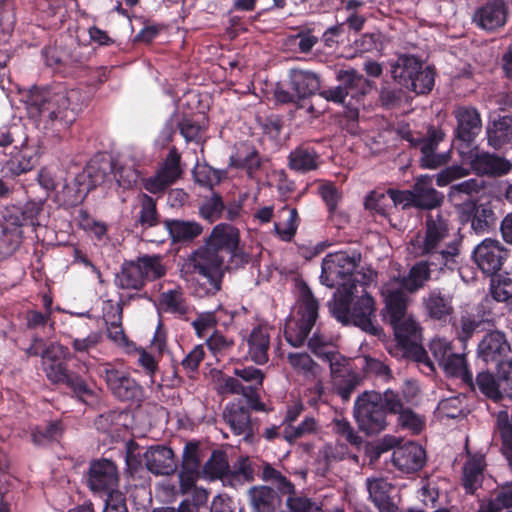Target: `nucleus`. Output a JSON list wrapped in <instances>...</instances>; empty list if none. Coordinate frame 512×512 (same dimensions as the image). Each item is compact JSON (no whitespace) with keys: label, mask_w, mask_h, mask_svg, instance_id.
<instances>
[{"label":"nucleus","mask_w":512,"mask_h":512,"mask_svg":"<svg viewBox=\"0 0 512 512\" xmlns=\"http://www.w3.org/2000/svg\"><path fill=\"white\" fill-rule=\"evenodd\" d=\"M225 204L222 196L213 191L210 197H206L199 206V215L209 223H213L222 217Z\"/></svg>","instance_id":"nucleus-55"},{"label":"nucleus","mask_w":512,"mask_h":512,"mask_svg":"<svg viewBox=\"0 0 512 512\" xmlns=\"http://www.w3.org/2000/svg\"><path fill=\"white\" fill-rule=\"evenodd\" d=\"M205 244L217 252L225 250L236 256L239 249V231L230 224L220 223L212 229Z\"/></svg>","instance_id":"nucleus-26"},{"label":"nucleus","mask_w":512,"mask_h":512,"mask_svg":"<svg viewBox=\"0 0 512 512\" xmlns=\"http://www.w3.org/2000/svg\"><path fill=\"white\" fill-rule=\"evenodd\" d=\"M317 428L316 419L313 416H306L299 425L285 427L282 436L285 441L292 444L306 435L315 433Z\"/></svg>","instance_id":"nucleus-57"},{"label":"nucleus","mask_w":512,"mask_h":512,"mask_svg":"<svg viewBox=\"0 0 512 512\" xmlns=\"http://www.w3.org/2000/svg\"><path fill=\"white\" fill-rule=\"evenodd\" d=\"M75 356L89 355L102 342L103 335L101 331H91L85 337H76L72 334L66 336Z\"/></svg>","instance_id":"nucleus-52"},{"label":"nucleus","mask_w":512,"mask_h":512,"mask_svg":"<svg viewBox=\"0 0 512 512\" xmlns=\"http://www.w3.org/2000/svg\"><path fill=\"white\" fill-rule=\"evenodd\" d=\"M509 351L510 345L505 334L498 330L487 333L478 345L479 356L486 363H501Z\"/></svg>","instance_id":"nucleus-25"},{"label":"nucleus","mask_w":512,"mask_h":512,"mask_svg":"<svg viewBox=\"0 0 512 512\" xmlns=\"http://www.w3.org/2000/svg\"><path fill=\"white\" fill-rule=\"evenodd\" d=\"M369 496L381 512L389 511L391 506L389 488L390 484L384 479H374L367 482Z\"/></svg>","instance_id":"nucleus-53"},{"label":"nucleus","mask_w":512,"mask_h":512,"mask_svg":"<svg viewBox=\"0 0 512 512\" xmlns=\"http://www.w3.org/2000/svg\"><path fill=\"white\" fill-rule=\"evenodd\" d=\"M283 212H287L288 217L285 220L284 227L279 223L274 224V230L282 241L290 242L296 235L300 224V217L296 208L284 207Z\"/></svg>","instance_id":"nucleus-59"},{"label":"nucleus","mask_w":512,"mask_h":512,"mask_svg":"<svg viewBox=\"0 0 512 512\" xmlns=\"http://www.w3.org/2000/svg\"><path fill=\"white\" fill-rule=\"evenodd\" d=\"M361 261V254L353 251H339L326 255L322 261L320 280L328 287L342 286L345 283L358 284L355 278L356 271Z\"/></svg>","instance_id":"nucleus-4"},{"label":"nucleus","mask_w":512,"mask_h":512,"mask_svg":"<svg viewBox=\"0 0 512 512\" xmlns=\"http://www.w3.org/2000/svg\"><path fill=\"white\" fill-rule=\"evenodd\" d=\"M86 484L93 492L114 495L119 485L116 463L107 458L92 460L86 474Z\"/></svg>","instance_id":"nucleus-11"},{"label":"nucleus","mask_w":512,"mask_h":512,"mask_svg":"<svg viewBox=\"0 0 512 512\" xmlns=\"http://www.w3.org/2000/svg\"><path fill=\"white\" fill-rule=\"evenodd\" d=\"M389 324L393 328L399 346L409 349L417 345L420 338V327L413 318L406 315L397 322H390Z\"/></svg>","instance_id":"nucleus-39"},{"label":"nucleus","mask_w":512,"mask_h":512,"mask_svg":"<svg viewBox=\"0 0 512 512\" xmlns=\"http://www.w3.org/2000/svg\"><path fill=\"white\" fill-rule=\"evenodd\" d=\"M356 284L345 283L334 293L333 300L329 302L332 316L344 325L351 322V305Z\"/></svg>","instance_id":"nucleus-30"},{"label":"nucleus","mask_w":512,"mask_h":512,"mask_svg":"<svg viewBox=\"0 0 512 512\" xmlns=\"http://www.w3.org/2000/svg\"><path fill=\"white\" fill-rule=\"evenodd\" d=\"M248 353L253 362L263 365L268 362L270 348V335L263 326L253 328L248 339Z\"/></svg>","instance_id":"nucleus-36"},{"label":"nucleus","mask_w":512,"mask_h":512,"mask_svg":"<svg viewBox=\"0 0 512 512\" xmlns=\"http://www.w3.org/2000/svg\"><path fill=\"white\" fill-rule=\"evenodd\" d=\"M486 461L480 453H468V459L463 466L462 485L467 494H474L481 487L484 479Z\"/></svg>","instance_id":"nucleus-28"},{"label":"nucleus","mask_w":512,"mask_h":512,"mask_svg":"<svg viewBox=\"0 0 512 512\" xmlns=\"http://www.w3.org/2000/svg\"><path fill=\"white\" fill-rule=\"evenodd\" d=\"M64 385L71 390L74 397L85 404H90L97 399L96 391L75 372H71Z\"/></svg>","instance_id":"nucleus-51"},{"label":"nucleus","mask_w":512,"mask_h":512,"mask_svg":"<svg viewBox=\"0 0 512 512\" xmlns=\"http://www.w3.org/2000/svg\"><path fill=\"white\" fill-rule=\"evenodd\" d=\"M160 304L167 313L183 316L189 312V306L180 289H172L163 292L160 296Z\"/></svg>","instance_id":"nucleus-54"},{"label":"nucleus","mask_w":512,"mask_h":512,"mask_svg":"<svg viewBox=\"0 0 512 512\" xmlns=\"http://www.w3.org/2000/svg\"><path fill=\"white\" fill-rule=\"evenodd\" d=\"M262 162L258 150L250 144L244 143L237 153L230 156V166L243 169L249 177L261 168Z\"/></svg>","instance_id":"nucleus-40"},{"label":"nucleus","mask_w":512,"mask_h":512,"mask_svg":"<svg viewBox=\"0 0 512 512\" xmlns=\"http://www.w3.org/2000/svg\"><path fill=\"white\" fill-rule=\"evenodd\" d=\"M318 312L319 303L317 299L311 289L304 285L301 289V301L298 310L300 318L287 324L284 330L285 339L291 346L300 347L304 344L317 321Z\"/></svg>","instance_id":"nucleus-6"},{"label":"nucleus","mask_w":512,"mask_h":512,"mask_svg":"<svg viewBox=\"0 0 512 512\" xmlns=\"http://www.w3.org/2000/svg\"><path fill=\"white\" fill-rule=\"evenodd\" d=\"M439 367L447 376L460 378L465 384L474 388L473 374L468 369L465 355L453 351Z\"/></svg>","instance_id":"nucleus-43"},{"label":"nucleus","mask_w":512,"mask_h":512,"mask_svg":"<svg viewBox=\"0 0 512 512\" xmlns=\"http://www.w3.org/2000/svg\"><path fill=\"white\" fill-rule=\"evenodd\" d=\"M194 295L205 298L216 295L222 287L224 273H196Z\"/></svg>","instance_id":"nucleus-46"},{"label":"nucleus","mask_w":512,"mask_h":512,"mask_svg":"<svg viewBox=\"0 0 512 512\" xmlns=\"http://www.w3.org/2000/svg\"><path fill=\"white\" fill-rule=\"evenodd\" d=\"M508 257V251L498 240L486 238L472 251L471 258L477 268L486 276L498 273Z\"/></svg>","instance_id":"nucleus-12"},{"label":"nucleus","mask_w":512,"mask_h":512,"mask_svg":"<svg viewBox=\"0 0 512 512\" xmlns=\"http://www.w3.org/2000/svg\"><path fill=\"white\" fill-rule=\"evenodd\" d=\"M229 466L227 454L222 450H213L202 471L206 478L219 479L225 484Z\"/></svg>","instance_id":"nucleus-44"},{"label":"nucleus","mask_w":512,"mask_h":512,"mask_svg":"<svg viewBox=\"0 0 512 512\" xmlns=\"http://www.w3.org/2000/svg\"><path fill=\"white\" fill-rule=\"evenodd\" d=\"M48 219L43 201H28L20 209L13 224L19 227L31 226L35 229L38 226H46Z\"/></svg>","instance_id":"nucleus-38"},{"label":"nucleus","mask_w":512,"mask_h":512,"mask_svg":"<svg viewBox=\"0 0 512 512\" xmlns=\"http://www.w3.org/2000/svg\"><path fill=\"white\" fill-rule=\"evenodd\" d=\"M76 95L75 90L53 91L50 88L33 87L26 100L28 116L46 134L58 137L76 120L77 107L71 104V99Z\"/></svg>","instance_id":"nucleus-1"},{"label":"nucleus","mask_w":512,"mask_h":512,"mask_svg":"<svg viewBox=\"0 0 512 512\" xmlns=\"http://www.w3.org/2000/svg\"><path fill=\"white\" fill-rule=\"evenodd\" d=\"M99 375L104 379L112 395L121 402L140 405L144 400L143 387L128 373L104 364L99 369Z\"/></svg>","instance_id":"nucleus-8"},{"label":"nucleus","mask_w":512,"mask_h":512,"mask_svg":"<svg viewBox=\"0 0 512 512\" xmlns=\"http://www.w3.org/2000/svg\"><path fill=\"white\" fill-rule=\"evenodd\" d=\"M140 268L141 275L145 282L154 281L166 274V269L158 255H143L134 260Z\"/></svg>","instance_id":"nucleus-50"},{"label":"nucleus","mask_w":512,"mask_h":512,"mask_svg":"<svg viewBox=\"0 0 512 512\" xmlns=\"http://www.w3.org/2000/svg\"><path fill=\"white\" fill-rule=\"evenodd\" d=\"M435 69L413 55L402 54L391 65V76L401 87L425 95L435 84Z\"/></svg>","instance_id":"nucleus-3"},{"label":"nucleus","mask_w":512,"mask_h":512,"mask_svg":"<svg viewBox=\"0 0 512 512\" xmlns=\"http://www.w3.org/2000/svg\"><path fill=\"white\" fill-rule=\"evenodd\" d=\"M413 208L421 210H434L444 202L442 192L435 189L433 180L429 176H420L411 187Z\"/></svg>","instance_id":"nucleus-19"},{"label":"nucleus","mask_w":512,"mask_h":512,"mask_svg":"<svg viewBox=\"0 0 512 512\" xmlns=\"http://www.w3.org/2000/svg\"><path fill=\"white\" fill-rule=\"evenodd\" d=\"M407 293L401 285L397 288L390 287L383 290L382 295L385 303L384 318L389 323L397 322L400 318L407 315Z\"/></svg>","instance_id":"nucleus-29"},{"label":"nucleus","mask_w":512,"mask_h":512,"mask_svg":"<svg viewBox=\"0 0 512 512\" xmlns=\"http://www.w3.org/2000/svg\"><path fill=\"white\" fill-rule=\"evenodd\" d=\"M425 462V450L415 442H408L397 447L392 453V463L404 473L419 471Z\"/></svg>","instance_id":"nucleus-21"},{"label":"nucleus","mask_w":512,"mask_h":512,"mask_svg":"<svg viewBox=\"0 0 512 512\" xmlns=\"http://www.w3.org/2000/svg\"><path fill=\"white\" fill-rule=\"evenodd\" d=\"M114 283L117 288L123 290H141L146 285L134 260L122 264L120 271L115 275Z\"/></svg>","instance_id":"nucleus-41"},{"label":"nucleus","mask_w":512,"mask_h":512,"mask_svg":"<svg viewBox=\"0 0 512 512\" xmlns=\"http://www.w3.org/2000/svg\"><path fill=\"white\" fill-rule=\"evenodd\" d=\"M140 211L136 224L142 229L155 227L160 224V215L157 210L156 200L148 194L141 193L139 195Z\"/></svg>","instance_id":"nucleus-45"},{"label":"nucleus","mask_w":512,"mask_h":512,"mask_svg":"<svg viewBox=\"0 0 512 512\" xmlns=\"http://www.w3.org/2000/svg\"><path fill=\"white\" fill-rule=\"evenodd\" d=\"M177 129L186 142L199 144L202 141L203 127L192 118L183 116L181 120L176 121Z\"/></svg>","instance_id":"nucleus-63"},{"label":"nucleus","mask_w":512,"mask_h":512,"mask_svg":"<svg viewBox=\"0 0 512 512\" xmlns=\"http://www.w3.org/2000/svg\"><path fill=\"white\" fill-rule=\"evenodd\" d=\"M381 405L380 392L365 391L354 403V418L359 430L366 435L382 432L387 426L386 413Z\"/></svg>","instance_id":"nucleus-5"},{"label":"nucleus","mask_w":512,"mask_h":512,"mask_svg":"<svg viewBox=\"0 0 512 512\" xmlns=\"http://www.w3.org/2000/svg\"><path fill=\"white\" fill-rule=\"evenodd\" d=\"M457 125L452 145L460 155L476 147V138L482 129L480 113L474 107L461 106L455 109Z\"/></svg>","instance_id":"nucleus-9"},{"label":"nucleus","mask_w":512,"mask_h":512,"mask_svg":"<svg viewBox=\"0 0 512 512\" xmlns=\"http://www.w3.org/2000/svg\"><path fill=\"white\" fill-rule=\"evenodd\" d=\"M330 378L334 392L348 402L358 386L363 382V375L352 367L349 359L338 361L330 365Z\"/></svg>","instance_id":"nucleus-14"},{"label":"nucleus","mask_w":512,"mask_h":512,"mask_svg":"<svg viewBox=\"0 0 512 512\" xmlns=\"http://www.w3.org/2000/svg\"><path fill=\"white\" fill-rule=\"evenodd\" d=\"M309 350L320 360L328 362L329 366L334 362L344 361V357L333 344L330 337L316 330L311 338L308 339Z\"/></svg>","instance_id":"nucleus-34"},{"label":"nucleus","mask_w":512,"mask_h":512,"mask_svg":"<svg viewBox=\"0 0 512 512\" xmlns=\"http://www.w3.org/2000/svg\"><path fill=\"white\" fill-rule=\"evenodd\" d=\"M109 169L113 173L118 186L123 189H131L138 182L139 171L133 166L118 165L110 162Z\"/></svg>","instance_id":"nucleus-58"},{"label":"nucleus","mask_w":512,"mask_h":512,"mask_svg":"<svg viewBox=\"0 0 512 512\" xmlns=\"http://www.w3.org/2000/svg\"><path fill=\"white\" fill-rule=\"evenodd\" d=\"M254 480V468L248 457H240L226 476L225 485L236 488Z\"/></svg>","instance_id":"nucleus-48"},{"label":"nucleus","mask_w":512,"mask_h":512,"mask_svg":"<svg viewBox=\"0 0 512 512\" xmlns=\"http://www.w3.org/2000/svg\"><path fill=\"white\" fill-rule=\"evenodd\" d=\"M285 498L288 510L283 512H323L316 502L307 497L288 494Z\"/></svg>","instance_id":"nucleus-64"},{"label":"nucleus","mask_w":512,"mask_h":512,"mask_svg":"<svg viewBox=\"0 0 512 512\" xmlns=\"http://www.w3.org/2000/svg\"><path fill=\"white\" fill-rule=\"evenodd\" d=\"M289 87L299 100L307 99L320 90V77L313 71L293 68L289 71Z\"/></svg>","instance_id":"nucleus-27"},{"label":"nucleus","mask_w":512,"mask_h":512,"mask_svg":"<svg viewBox=\"0 0 512 512\" xmlns=\"http://www.w3.org/2000/svg\"><path fill=\"white\" fill-rule=\"evenodd\" d=\"M436 259L429 258L415 262L409 269L408 273L397 280L399 285L406 292L414 294L423 289L431 280L433 268H435Z\"/></svg>","instance_id":"nucleus-23"},{"label":"nucleus","mask_w":512,"mask_h":512,"mask_svg":"<svg viewBox=\"0 0 512 512\" xmlns=\"http://www.w3.org/2000/svg\"><path fill=\"white\" fill-rule=\"evenodd\" d=\"M460 156L478 176H502L512 169V163L508 159L489 152H479L477 146Z\"/></svg>","instance_id":"nucleus-13"},{"label":"nucleus","mask_w":512,"mask_h":512,"mask_svg":"<svg viewBox=\"0 0 512 512\" xmlns=\"http://www.w3.org/2000/svg\"><path fill=\"white\" fill-rule=\"evenodd\" d=\"M455 211L461 225H470L476 234H484L493 230L497 216L491 202L479 203L474 199H466L455 204Z\"/></svg>","instance_id":"nucleus-7"},{"label":"nucleus","mask_w":512,"mask_h":512,"mask_svg":"<svg viewBox=\"0 0 512 512\" xmlns=\"http://www.w3.org/2000/svg\"><path fill=\"white\" fill-rule=\"evenodd\" d=\"M190 261L195 273H224L222 258L206 244L192 253Z\"/></svg>","instance_id":"nucleus-33"},{"label":"nucleus","mask_w":512,"mask_h":512,"mask_svg":"<svg viewBox=\"0 0 512 512\" xmlns=\"http://www.w3.org/2000/svg\"><path fill=\"white\" fill-rule=\"evenodd\" d=\"M494 440L500 442V451L512 466V414L507 411L497 414Z\"/></svg>","instance_id":"nucleus-37"},{"label":"nucleus","mask_w":512,"mask_h":512,"mask_svg":"<svg viewBox=\"0 0 512 512\" xmlns=\"http://www.w3.org/2000/svg\"><path fill=\"white\" fill-rule=\"evenodd\" d=\"M375 310L373 297L365 293L351 305L350 324L359 327L361 330L373 336H380L382 334V328L373 321Z\"/></svg>","instance_id":"nucleus-16"},{"label":"nucleus","mask_w":512,"mask_h":512,"mask_svg":"<svg viewBox=\"0 0 512 512\" xmlns=\"http://www.w3.org/2000/svg\"><path fill=\"white\" fill-rule=\"evenodd\" d=\"M201 458L200 445L197 441H189L185 444L182 453L181 469L187 470L189 474L200 472Z\"/></svg>","instance_id":"nucleus-60"},{"label":"nucleus","mask_w":512,"mask_h":512,"mask_svg":"<svg viewBox=\"0 0 512 512\" xmlns=\"http://www.w3.org/2000/svg\"><path fill=\"white\" fill-rule=\"evenodd\" d=\"M444 132L441 129L430 126L427 130V136L419 138L413 144L418 146L422 154L421 163L425 168L434 169L446 162V158L442 154L435 151L438 144L444 139Z\"/></svg>","instance_id":"nucleus-20"},{"label":"nucleus","mask_w":512,"mask_h":512,"mask_svg":"<svg viewBox=\"0 0 512 512\" xmlns=\"http://www.w3.org/2000/svg\"><path fill=\"white\" fill-rule=\"evenodd\" d=\"M512 118L502 117L493 121L491 126L487 128L488 145L494 149H500L510 140V126Z\"/></svg>","instance_id":"nucleus-49"},{"label":"nucleus","mask_w":512,"mask_h":512,"mask_svg":"<svg viewBox=\"0 0 512 512\" xmlns=\"http://www.w3.org/2000/svg\"><path fill=\"white\" fill-rule=\"evenodd\" d=\"M288 494L268 485H255L248 490L249 503L258 512H283L281 507Z\"/></svg>","instance_id":"nucleus-17"},{"label":"nucleus","mask_w":512,"mask_h":512,"mask_svg":"<svg viewBox=\"0 0 512 512\" xmlns=\"http://www.w3.org/2000/svg\"><path fill=\"white\" fill-rule=\"evenodd\" d=\"M143 457L147 470L155 475H171L177 469L174 452L168 446H152Z\"/></svg>","instance_id":"nucleus-22"},{"label":"nucleus","mask_w":512,"mask_h":512,"mask_svg":"<svg viewBox=\"0 0 512 512\" xmlns=\"http://www.w3.org/2000/svg\"><path fill=\"white\" fill-rule=\"evenodd\" d=\"M422 303L426 314L435 321L447 323L454 314L453 296L441 288L431 289Z\"/></svg>","instance_id":"nucleus-18"},{"label":"nucleus","mask_w":512,"mask_h":512,"mask_svg":"<svg viewBox=\"0 0 512 512\" xmlns=\"http://www.w3.org/2000/svg\"><path fill=\"white\" fill-rule=\"evenodd\" d=\"M163 225L172 243L189 244L203 232V226L196 221L165 219Z\"/></svg>","instance_id":"nucleus-31"},{"label":"nucleus","mask_w":512,"mask_h":512,"mask_svg":"<svg viewBox=\"0 0 512 512\" xmlns=\"http://www.w3.org/2000/svg\"><path fill=\"white\" fill-rule=\"evenodd\" d=\"M288 168L297 173H309L315 171L320 165V154L309 142H304L290 151Z\"/></svg>","instance_id":"nucleus-24"},{"label":"nucleus","mask_w":512,"mask_h":512,"mask_svg":"<svg viewBox=\"0 0 512 512\" xmlns=\"http://www.w3.org/2000/svg\"><path fill=\"white\" fill-rule=\"evenodd\" d=\"M364 206L367 210L374 211L381 216H387L391 209V201L387 191L374 190L366 196Z\"/></svg>","instance_id":"nucleus-61"},{"label":"nucleus","mask_w":512,"mask_h":512,"mask_svg":"<svg viewBox=\"0 0 512 512\" xmlns=\"http://www.w3.org/2000/svg\"><path fill=\"white\" fill-rule=\"evenodd\" d=\"M336 78L340 82L339 86L344 95L356 102H359L369 91L368 80L354 69L339 70Z\"/></svg>","instance_id":"nucleus-32"},{"label":"nucleus","mask_w":512,"mask_h":512,"mask_svg":"<svg viewBox=\"0 0 512 512\" xmlns=\"http://www.w3.org/2000/svg\"><path fill=\"white\" fill-rule=\"evenodd\" d=\"M450 237V221L441 212L428 213L424 222V236L411 242L420 256L436 259L435 268L443 270L455 264L459 255V243L456 240L447 242Z\"/></svg>","instance_id":"nucleus-2"},{"label":"nucleus","mask_w":512,"mask_h":512,"mask_svg":"<svg viewBox=\"0 0 512 512\" xmlns=\"http://www.w3.org/2000/svg\"><path fill=\"white\" fill-rule=\"evenodd\" d=\"M109 164L107 162L101 163L97 159H91L83 171L75 176L73 184H66L64 186V192H73L67 200L68 203L74 205L82 202L90 191L101 185L106 179Z\"/></svg>","instance_id":"nucleus-10"},{"label":"nucleus","mask_w":512,"mask_h":512,"mask_svg":"<svg viewBox=\"0 0 512 512\" xmlns=\"http://www.w3.org/2000/svg\"><path fill=\"white\" fill-rule=\"evenodd\" d=\"M509 16L506 0H487L478 7L472 16V23L486 32H495L503 28Z\"/></svg>","instance_id":"nucleus-15"},{"label":"nucleus","mask_w":512,"mask_h":512,"mask_svg":"<svg viewBox=\"0 0 512 512\" xmlns=\"http://www.w3.org/2000/svg\"><path fill=\"white\" fill-rule=\"evenodd\" d=\"M261 479L265 482H271L276 485V488L282 491V493H294L295 487L292 482L281 474L280 471L276 470L271 464L267 463L264 465Z\"/></svg>","instance_id":"nucleus-62"},{"label":"nucleus","mask_w":512,"mask_h":512,"mask_svg":"<svg viewBox=\"0 0 512 512\" xmlns=\"http://www.w3.org/2000/svg\"><path fill=\"white\" fill-rule=\"evenodd\" d=\"M224 420L235 435H253L251 417L248 408L240 404L228 405L224 411Z\"/></svg>","instance_id":"nucleus-35"},{"label":"nucleus","mask_w":512,"mask_h":512,"mask_svg":"<svg viewBox=\"0 0 512 512\" xmlns=\"http://www.w3.org/2000/svg\"><path fill=\"white\" fill-rule=\"evenodd\" d=\"M62 420L48 421L44 425H36L31 429V440L37 446L59 442L65 432Z\"/></svg>","instance_id":"nucleus-42"},{"label":"nucleus","mask_w":512,"mask_h":512,"mask_svg":"<svg viewBox=\"0 0 512 512\" xmlns=\"http://www.w3.org/2000/svg\"><path fill=\"white\" fill-rule=\"evenodd\" d=\"M487 323L473 309L463 313L457 327V335L461 342L472 338L475 332L485 330Z\"/></svg>","instance_id":"nucleus-47"},{"label":"nucleus","mask_w":512,"mask_h":512,"mask_svg":"<svg viewBox=\"0 0 512 512\" xmlns=\"http://www.w3.org/2000/svg\"><path fill=\"white\" fill-rule=\"evenodd\" d=\"M483 188L484 181H480L475 178H470L459 183L452 184L448 193L449 201L454 205L459 204L457 201L461 199V195H466L468 196L467 199H472L471 197L478 194Z\"/></svg>","instance_id":"nucleus-56"}]
</instances>
